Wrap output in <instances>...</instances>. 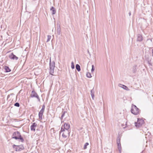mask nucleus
Returning a JSON list of instances; mask_svg holds the SVG:
<instances>
[{"label": "nucleus", "instance_id": "20", "mask_svg": "<svg viewBox=\"0 0 153 153\" xmlns=\"http://www.w3.org/2000/svg\"><path fill=\"white\" fill-rule=\"evenodd\" d=\"M76 68L78 71H80L81 70L80 67L79 65L76 64Z\"/></svg>", "mask_w": 153, "mask_h": 153}, {"label": "nucleus", "instance_id": "5", "mask_svg": "<svg viewBox=\"0 0 153 153\" xmlns=\"http://www.w3.org/2000/svg\"><path fill=\"white\" fill-rule=\"evenodd\" d=\"M13 147L16 152L20 151L24 149L23 145H16L14 144L13 145Z\"/></svg>", "mask_w": 153, "mask_h": 153}, {"label": "nucleus", "instance_id": "7", "mask_svg": "<svg viewBox=\"0 0 153 153\" xmlns=\"http://www.w3.org/2000/svg\"><path fill=\"white\" fill-rule=\"evenodd\" d=\"M30 96L32 98H36L39 101H40V98L38 94L33 90L31 91Z\"/></svg>", "mask_w": 153, "mask_h": 153}, {"label": "nucleus", "instance_id": "31", "mask_svg": "<svg viewBox=\"0 0 153 153\" xmlns=\"http://www.w3.org/2000/svg\"><path fill=\"white\" fill-rule=\"evenodd\" d=\"M150 61H148V63H149V65H152V63L151 62H150Z\"/></svg>", "mask_w": 153, "mask_h": 153}, {"label": "nucleus", "instance_id": "19", "mask_svg": "<svg viewBox=\"0 0 153 153\" xmlns=\"http://www.w3.org/2000/svg\"><path fill=\"white\" fill-rule=\"evenodd\" d=\"M136 67H137L136 65H135L133 67L132 71L134 73H135L136 72V71H137Z\"/></svg>", "mask_w": 153, "mask_h": 153}, {"label": "nucleus", "instance_id": "32", "mask_svg": "<svg viewBox=\"0 0 153 153\" xmlns=\"http://www.w3.org/2000/svg\"><path fill=\"white\" fill-rule=\"evenodd\" d=\"M128 14H129V16H131V13L130 12L129 13H128Z\"/></svg>", "mask_w": 153, "mask_h": 153}, {"label": "nucleus", "instance_id": "14", "mask_svg": "<svg viewBox=\"0 0 153 153\" xmlns=\"http://www.w3.org/2000/svg\"><path fill=\"white\" fill-rule=\"evenodd\" d=\"M50 10L52 11L51 14L53 15L55 14L56 13V10L53 7H52L50 8Z\"/></svg>", "mask_w": 153, "mask_h": 153}, {"label": "nucleus", "instance_id": "4", "mask_svg": "<svg viewBox=\"0 0 153 153\" xmlns=\"http://www.w3.org/2000/svg\"><path fill=\"white\" fill-rule=\"evenodd\" d=\"M62 132H63L62 134V136L63 137L65 138H66L68 135L69 136L70 132L68 130H66L64 129L62 127L60 131V134Z\"/></svg>", "mask_w": 153, "mask_h": 153}, {"label": "nucleus", "instance_id": "3", "mask_svg": "<svg viewBox=\"0 0 153 153\" xmlns=\"http://www.w3.org/2000/svg\"><path fill=\"white\" fill-rule=\"evenodd\" d=\"M139 109L135 105L132 104L131 110V112L134 115H137L139 114Z\"/></svg>", "mask_w": 153, "mask_h": 153}, {"label": "nucleus", "instance_id": "24", "mask_svg": "<svg viewBox=\"0 0 153 153\" xmlns=\"http://www.w3.org/2000/svg\"><path fill=\"white\" fill-rule=\"evenodd\" d=\"M88 145H89V143H88L87 142V143H85L84 145V148H83V149H87V146H88Z\"/></svg>", "mask_w": 153, "mask_h": 153}, {"label": "nucleus", "instance_id": "16", "mask_svg": "<svg viewBox=\"0 0 153 153\" xmlns=\"http://www.w3.org/2000/svg\"><path fill=\"white\" fill-rule=\"evenodd\" d=\"M4 69L5 70V72H10L11 71V69L9 68V67L7 66H4Z\"/></svg>", "mask_w": 153, "mask_h": 153}, {"label": "nucleus", "instance_id": "22", "mask_svg": "<svg viewBox=\"0 0 153 153\" xmlns=\"http://www.w3.org/2000/svg\"><path fill=\"white\" fill-rule=\"evenodd\" d=\"M45 102L44 103L43 105H42V108L41 110L42 111H44L45 109Z\"/></svg>", "mask_w": 153, "mask_h": 153}, {"label": "nucleus", "instance_id": "15", "mask_svg": "<svg viewBox=\"0 0 153 153\" xmlns=\"http://www.w3.org/2000/svg\"><path fill=\"white\" fill-rule=\"evenodd\" d=\"M60 26L59 25H57V29H56V31L57 34L58 35H59L60 34Z\"/></svg>", "mask_w": 153, "mask_h": 153}, {"label": "nucleus", "instance_id": "17", "mask_svg": "<svg viewBox=\"0 0 153 153\" xmlns=\"http://www.w3.org/2000/svg\"><path fill=\"white\" fill-rule=\"evenodd\" d=\"M67 113V112L65 111H62V114L60 117V119L62 120L64 117L65 116V114Z\"/></svg>", "mask_w": 153, "mask_h": 153}, {"label": "nucleus", "instance_id": "28", "mask_svg": "<svg viewBox=\"0 0 153 153\" xmlns=\"http://www.w3.org/2000/svg\"><path fill=\"white\" fill-rule=\"evenodd\" d=\"M14 106L17 107H19L20 106V104L19 102H17L14 104Z\"/></svg>", "mask_w": 153, "mask_h": 153}, {"label": "nucleus", "instance_id": "29", "mask_svg": "<svg viewBox=\"0 0 153 153\" xmlns=\"http://www.w3.org/2000/svg\"><path fill=\"white\" fill-rule=\"evenodd\" d=\"M94 70V65H92V68L91 69V72H93Z\"/></svg>", "mask_w": 153, "mask_h": 153}, {"label": "nucleus", "instance_id": "25", "mask_svg": "<svg viewBox=\"0 0 153 153\" xmlns=\"http://www.w3.org/2000/svg\"><path fill=\"white\" fill-rule=\"evenodd\" d=\"M51 36L50 35L48 36V39L46 41L47 42H48L51 39Z\"/></svg>", "mask_w": 153, "mask_h": 153}, {"label": "nucleus", "instance_id": "18", "mask_svg": "<svg viewBox=\"0 0 153 153\" xmlns=\"http://www.w3.org/2000/svg\"><path fill=\"white\" fill-rule=\"evenodd\" d=\"M117 144L119 152L121 153V152L122 147L120 143H117Z\"/></svg>", "mask_w": 153, "mask_h": 153}, {"label": "nucleus", "instance_id": "10", "mask_svg": "<svg viewBox=\"0 0 153 153\" xmlns=\"http://www.w3.org/2000/svg\"><path fill=\"white\" fill-rule=\"evenodd\" d=\"M64 129L66 130H68L70 127V125L68 123H65L63 126Z\"/></svg>", "mask_w": 153, "mask_h": 153}, {"label": "nucleus", "instance_id": "30", "mask_svg": "<svg viewBox=\"0 0 153 153\" xmlns=\"http://www.w3.org/2000/svg\"><path fill=\"white\" fill-rule=\"evenodd\" d=\"M42 71L40 69H36L35 71Z\"/></svg>", "mask_w": 153, "mask_h": 153}, {"label": "nucleus", "instance_id": "27", "mask_svg": "<svg viewBox=\"0 0 153 153\" xmlns=\"http://www.w3.org/2000/svg\"><path fill=\"white\" fill-rule=\"evenodd\" d=\"M71 68L72 69H73L75 68L74 63L73 62H72L71 63Z\"/></svg>", "mask_w": 153, "mask_h": 153}, {"label": "nucleus", "instance_id": "6", "mask_svg": "<svg viewBox=\"0 0 153 153\" xmlns=\"http://www.w3.org/2000/svg\"><path fill=\"white\" fill-rule=\"evenodd\" d=\"M144 123V120L140 118H138L137 122H135V126L137 128H139Z\"/></svg>", "mask_w": 153, "mask_h": 153}, {"label": "nucleus", "instance_id": "13", "mask_svg": "<svg viewBox=\"0 0 153 153\" xmlns=\"http://www.w3.org/2000/svg\"><path fill=\"white\" fill-rule=\"evenodd\" d=\"M119 86L126 91H129V89L126 86L124 85H122L121 84H119Z\"/></svg>", "mask_w": 153, "mask_h": 153}, {"label": "nucleus", "instance_id": "23", "mask_svg": "<svg viewBox=\"0 0 153 153\" xmlns=\"http://www.w3.org/2000/svg\"><path fill=\"white\" fill-rule=\"evenodd\" d=\"M86 76L87 77H88L89 78H91L92 77L91 73L89 72H88L87 73Z\"/></svg>", "mask_w": 153, "mask_h": 153}, {"label": "nucleus", "instance_id": "34", "mask_svg": "<svg viewBox=\"0 0 153 153\" xmlns=\"http://www.w3.org/2000/svg\"><path fill=\"white\" fill-rule=\"evenodd\" d=\"M10 95H8L7 96V98L10 97Z\"/></svg>", "mask_w": 153, "mask_h": 153}, {"label": "nucleus", "instance_id": "35", "mask_svg": "<svg viewBox=\"0 0 153 153\" xmlns=\"http://www.w3.org/2000/svg\"><path fill=\"white\" fill-rule=\"evenodd\" d=\"M13 93H12V94H10V95H13Z\"/></svg>", "mask_w": 153, "mask_h": 153}, {"label": "nucleus", "instance_id": "9", "mask_svg": "<svg viewBox=\"0 0 153 153\" xmlns=\"http://www.w3.org/2000/svg\"><path fill=\"white\" fill-rule=\"evenodd\" d=\"M143 40L142 36L141 34H138L137 35V41L139 42H141Z\"/></svg>", "mask_w": 153, "mask_h": 153}, {"label": "nucleus", "instance_id": "11", "mask_svg": "<svg viewBox=\"0 0 153 153\" xmlns=\"http://www.w3.org/2000/svg\"><path fill=\"white\" fill-rule=\"evenodd\" d=\"M37 124L35 123H34L31 126L30 129L31 131H35V127L37 126Z\"/></svg>", "mask_w": 153, "mask_h": 153}, {"label": "nucleus", "instance_id": "12", "mask_svg": "<svg viewBox=\"0 0 153 153\" xmlns=\"http://www.w3.org/2000/svg\"><path fill=\"white\" fill-rule=\"evenodd\" d=\"M44 111L40 110L39 113V119L40 120H42V116Z\"/></svg>", "mask_w": 153, "mask_h": 153}, {"label": "nucleus", "instance_id": "1", "mask_svg": "<svg viewBox=\"0 0 153 153\" xmlns=\"http://www.w3.org/2000/svg\"><path fill=\"white\" fill-rule=\"evenodd\" d=\"M12 138L19 141H21L22 143L24 142V140L20 132L18 131L13 133L12 136Z\"/></svg>", "mask_w": 153, "mask_h": 153}, {"label": "nucleus", "instance_id": "8", "mask_svg": "<svg viewBox=\"0 0 153 153\" xmlns=\"http://www.w3.org/2000/svg\"><path fill=\"white\" fill-rule=\"evenodd\" d=\"M9 57L10 59L16 60L19 59L18 57L14 55L13 53H11L10 54Z\"/></svg>", "mask_w": 153, "mask_h": 153}, {"label": "nucleus", "instance_id": "21", "mask_svg": "<svg viewBox=\"0 0 153 153\" xmlns=\"http://www.w3.org/2000/svg\"><path fill=\"white\" fill-rule=\"evenodd\" d=\"M91 97L93 100H94V90L92 89L91 91Z\"/></svg>", "mask_w": 153, "mask_h": 153}, {"label": "nucleus", "instance_id": "33", "mask_svg": "<svg viewBox=\"0 0 153 153\" xmlns=\"http://www.w3.org/2000/svg\"><path fill=\"white\" fill-rule=\"evenodd\" d=\"M88 53H89V54L90 55H91L90 53L89 52V51H88Z\"/></svg>", "mask_w": 153, "mask_h": 153}, {"label": "nucleus", "instance_id": "2", "mask_svg": "<svg viewBox=\"0 0 153 153\" xmlns=\"http://www.w3.org/2000/svg\"><path fill=\"white\" fill-rule=\"evenodd\" d=\"M49 60V73L51 75H53L54 70L55 67V62L53 61L51 62V57L50 58Z\"/></svg>", "mask_w": 153, "mask_h": 153}, {"label": "nucleus", "instance_id": "26", "mask_svg": "<svg viewBox=\"0 0 153 153\" xmlns=\"http://www.w3.org/2000/svg\"><path fill=\"white\" fill-rule=\"evenodd\" d=\"M120 138L119 137H118L117 139V143H120Z\"/></svg>", "mask_w": 153, "mask_h": 153}]
</instances>
